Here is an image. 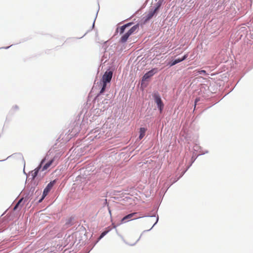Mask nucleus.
Masks as SVG:
<instances>
[{"mask_svg": "<svg viewBox=\"0 0 253 253\" xmlns=\"http://www.w3.org/2000/svg\"><path fill=\"white\" fill-rule=\"evenodd\" d=\"M132 25V23H127L119 28H118L117 30H119L120 34H124L120 39V42L122 43L126 42L129 38V37L132 34L136 33L139 29V24H136L130 29L127 30L126 33V29Z\"/></svg>", "mask_w": 253, "mask_h": 253, "instance_id": "obj_1", "label": "nucleus"}, {"mask_svg": "<svg viewBox=\"0 0 253 253\" xmlns=\"http://www.w3.org/2000/svg\"><path fill=\"white\" fill-rule=\"evenodd\" d=\"M113 73L112 71L106 72L105 74L103 75L102 79V81L103 82V85L102 88L100 91V93H103L106 87V84L107 83H109L112 78Z\"/></svg>", "mask_w": 253, "mask_h": 253, "instance_id": "obj_2", "label": "nucleus"}, {"mask_svg": "<svg viewBox=\"0 0 253 253\" xmlns=\"http://www.w3.org/2000/svg\"><path fill=\"white\" fill-rule=\"evenodd\" d=\"M141 217L140 216H138L137 212H133L129 213L124 216L121 220V224L126 223L129 221L138 219Z\"/></svg>", "mask_w": 253, "mask_h": 253, "instance_id": "obj_3", "label": "nucleus"}, {"mask_svg": "<svg viewBox=\"0 0 253 253\" xmlns=\"http://www.w3.org/2000/svg\"><path fill=\"white\" fill-rule=\"evenodd\" d=\"M55 180H53V181L50 182L47 184V185L46 186V187L44 188V189L43 190L42 198L40 200V201H39L40 202H41L44 198V197L48 194L49 192L51 190V189L53 187L54 184H55Z\"/></svg>", "mask_w": 253, "mask_h": 253, "instance_id": "obj_4", "label": "nucleus"}, {"mask_svg": "<svg viewBox=\"0 0 253 253\" xmlns=\"http://www.w3.org/2000/svg\"><path fill=\"white\" fill-rule=\"evenodd\" d=\"M154 98L155 102L157 103L158 108L159 109L160 113H162V110L164 107V104L161 100L160 95L158 94H154Z\"/></svg>", "mask_w": 253, "mask_h": 253, "instance_id": "obj_5", "label": "nucleus"}, {"mask_svg": "<svg viewBox=\"0 0 253 253\" xmlns=\"http://www.w3.org/2000/svg\"><path fill=\"white\" fill-rule=\"evenodd\" d=\"M158 72L157 68H154L147 72L143 77L142 81H145Z\"/></svg>", "mask_w": 253, "mask_h": 253, "instance_id": "obj_6", "label": "nucleus"}, {"mask_svg": "<svg viewBox=\"0 0 253 253\" xmlns=\"http://www.w3.org/2000/svg\"><path fill=\"white\" fill-rule=\"evenodd\" d=\"M158 8H156L154 10L150 11L145 17L144 22H146L151 19L156 13Z\"/></svg>", "mask_w": 253, "mask_h": 253, "instance_id": "obj_7", "label": "nucleus"}, {"mask_svg": "<svg viewBox=\"0 0 253 253\" xmlns=\"http://www.w3.org/2000/svg\"><path fill=\"white\" fill-rule=\"evenodd\" d=\"M187 54H185L183 56V57L182 58H178L177 59H175L174 61H173L172 62L170 63V66H172L175 64H176L178 63H179L185 59H186L187 57Z\"/></svg>", "mask_w": 253, "mask_h": 253, "instance_id": "obj_8", "label": "nucleus"}, {"mask_svg": "<svg viewBox=\"0 0 253 253\" xmlns=\"http://www.w3.org/2000/svg\"><path fill=\"white\" fill-rule=\"evenodd\" d=\"M146 130V129L144 127H141L140 128L139 139H141L144 136Z\"/></svg>", "mask_w": 253, "mask_h": 253, "instance_id": "obj_9", "label": "nucleus"}, {"mask_svg": "<svg viewBox=\"0 0 253 253\" xmlns=\"http://www.w3.org/2000/svg\"><path fill=\"white\" fill-rule=\"evenodd\" d=\"M23 200V199H21L17 203V204H16V205L15 206V207H14L13 208V210L14 211H16V210H17L19 208H20V209L22 208V206L20 205L21 202Z\"/></svg>", "mask_w": 253, "mask_h": 253, "instance_id": "obj_10", "label": "nucleus"}, {"mask_svg": "<svg viewBox=\"0 0 253 253\" xmlns=\"http://www.w3.org/2000/svg\"><path fill=\"white\" fill-rule=\"evenodd\" d=\"M53 162V160H51L49 161L48 162H47L46 164H45L42 168V170H44L48 168H49L51 166Z\"/></svg>", "mask_w": 253, "mask_h": 253, "instance_id": "obj_11", "label": "nucleus"}, {"mask_svg": "<svg viewBox=\"0 0 253 253\" xmlns=\"http://www.w3.org/2000/svg\"><path fill=\"white\" fill-rule=\"evenodd\" d=\"M40 169V167H39L37 169H35V172H34V173L33 174V177H36Z\"/></svg>", "mask_w": 253, "mask_h": 253, "instance_id": "obj_12", "label": "nucleus"}, {"mask_svg": "<svg viewBox=\"0 0 253 253\" xmlns=\"http://www.w3.org/2000/svg\"><path fill=\"white\" fill-rule=\"evenodd\" d=\"M107 232L108 231H104L103 232H102L100 236V238H101L103 236H104L107 233Z\"/></svg>", "mask_w": 253, "mask_h": 253, "instance_id": "obj_13", "label": "nucleus"}, {"mask_svg": "<svg viewBox=\"0 0 253 253\" xmlns=\"http://www.w3.org/2000/svg\"><path fill=\"white\" fill-rule=\"evenodd\" d=\"M198 73H199L200 74L203 73V74H207L206 71L205 70H204L199 71Z\"/></svg>", "mask_w": 253, "mask_h": 253, "instance_id": "obj_14", "label": "nucleus"}, {"mask_svg": "<svg viewBox=\"0 0 253 253\" xmlns=\"http://www.w3.org/2000/svg\"><path fill=\"white\" fill-rule=\"evenodd\" d=\"M200 100L199 98H197L195 100V107L197 103Z\"/></svg>", "mask_w": 253, "mask_h": 253, "instance_id": "obj_15", "label": "nucleus"}, {"mask_svg": "<svg viewBox=\"0 0 253 253\" xmlns=\"http://www.w3.org/2000/svg\"><path fill=\"white\" fill-rule=\"evenodd\" d=\"M105 203H107V199H105Z\"/></svg>", "mask_w": 253, "mask_h": 253, "instance_id": "obj_16", "label": "nucleus"}]
</instances>
